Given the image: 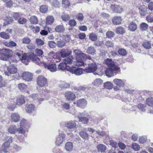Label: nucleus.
<instances>
[{
	"mask_svg": "<svg viewBox=\"0 0 153 153\" xmlns=\"http://www.w3.org/2000/svg\"><path fill=\"white\" fill-rule=\"evenodd\" d=\"M66 98L70 100H73L76 98L75 95L71 91H67L65 94Z\"/></svg>",
	"mask_w": 153,
	"mask_h": 153,
	"instance_id": "dca6fc26",
	"label": "nucleus"
},
{
	"mask_svg": "<svg viewBox=\"0 0 153 153\" xmlns=\"http://www.w3.org/2000/svg\"><path fill=\"white\" fill-rule=\"evenodd\" d=\"M131 147L135 151H138L140 149V146L139 145L136 143H133Z\"/></svg>",
	"mask_w": 153,
	"mask_h": 153,
	"instance_id": "5fc2aeb1",
	"label": "nucleus"
},
{
	"mask_svg": "<svg viewBox=\"0 0 153 153\" xmlns=\"http://www.w3.org/2000/svg\"><path fill=\"white\" fill-rule=\"evenodd\" d=\"M62 4L66 7H69L70 6V3L68 0H63Z\"/></svg>",
	"mask_w": 153,
	"mask_h": 153,
	"instance_id": "052dcab7",
	"label": "nucleus"
},
{
	"mask_svg": "<svg viewBox=\"0 0 153 153\" xmlns=\"http://www.w3.org/2000/svg\"><path fill=\"white\" fill-rule=\"evenodd\" d=\"M54 21V18L52 16H48L46 18L47 25H51L53 22Z\"/></svg>",
	"mask_w": 153,
	"mask_h": 153,
	"instance_id": "c756f323",
	"label": "nucleus"
},
{
	"mask_svg": "<svg viewBox=\"0 0 153 153\" xmlns=\"http://www.w3.org/2000/svg\"><path fill=\"white\" fill-rule=\"evenodd\" d=\"M57 46L59 48H62L65 45V43L63 41L59 40L57 41Z\"/></svg>",
	"mask_w": 153,
	"mask_h": 153,
	"instance_id": "603ef678",
	"label": "nucleus"
},
{
	"mask_svg": "<svg viewBox=\"0 0 153 153\" xmlns=\"http://www.w3.org/2000/svg\"><path fill=\"white\" fill-rule=\"evenodd\" d=\"M63 39L66 42H69L71 39V36L68 34L64 35L63 36Z\"/></svg>",
	"mask_w": 153,
	"mask_h": 153,
	"instance_id": "6e6d98bb",
	"label": "nucleus"
},
{
	"mask_svg": "<svg viewBox=\"0 0 153 153\" xmlns=\"http://www.w3.org/2000/svg\"><path fill=\"white\" fill-rule=\"evenodd\" d=\"M102 80L100 79H96L94 82H93V84L95 86H97L101 84H102Z\"/></svg>",
	"mask_w": 153,
	"mask_h": 153,
	"instance_id": "de8ad7c7",
	"label": "nucleus"
},
{
	"mask_svg": "<svg viewBox=\"0 0 153 153\" xmlns=\"http://www.w3.org/2000/svg\"><path fill=\"white\" fill-rule=\"evenodd\" d=\"M84 59H77L75 63V65L77 66H80L83 65L85 66L84 62H83V60Z\"/></svg>",
	"mask_w": 153,
	"mask_h": 153,
	"instance_id": "72a5a7b5",
	"label": "nucleus"
},
{
	"mask_svg": "<svg viewBox=\"0 0 153 153\" xmlns=\"http://www.w3.org/2000/svg\"><path fill=\"white\" fill-rule=\"evenodd\" d=\"M43 65L46 68H47L51 71L54 72L56 70V64H47L45 63L42 62Z\"/></svg>",
	"mask_w": 153,
	"mask_h": 153,
	"instance_id": "2eb2a0df",
	"label": "nucleus"
},
{
	"mask_svg": "<svg viewBox=\"0 0 153 153\" xmlns=\"http://www.w3.org/2000/svg\"><path fill=\"white\" fill-rule=\"evenodd\" d=\"M118 53L120 55L124 56L126 53V51L123 49H120L118 51Z\"/></svg>",
	"mask_w": 153,
	"mask_h": 153,
	"instance_id": "338daca9",
	"label": "nucleus"
},
{
	"mask_svg": "<svg viewBox=\"0 0 153 153\" xmlns=\"http://www.w3.org/2000/svg\"><path fill=\"white\" fill-rule=\"evenodd\" d=\"M79 135L83 138L85 139L86 140L88 138V134L84 131H80L79 132Z\"/></svg>",
	"mask_w": 153,
	"mask_h": 153,
	"instance_id": "ea45409f",
	"label": "nucleus"
},
{
	"mask_svg": "<svg viewBox=\"0 0 153 153\" xmlns=\"http://www.w3.org/2000/svg\"><path fill=\"white\" fill-rule=\"evenodd\" d=\"M84 16L82 13H80L78 14L76 16V18L79 21H82L84 19Z\"/></svg>",
	"mask_w": 153,
	"mask_h": 153,
	"instance_id": "0e129e2a",
	"label": "nucleus"
},
{
	"mask_svg": "<svg viewBox=\"0 0 153 153\" xmlns=\"http://www.w3.org/2000/svg\"><path fill=\"white\" fill-rule=\"evenodd\" d=\"M148 25L145 23H142L140 24L141 29L142 30H146L148 27Z\"/></svg>",
	"mask_w": 153,
	"mask_h": 153,
	"instance_id": "680f3d73",
	"label": "nucleus"
},
{
	"mask_svg": "<svg viewBox=\"0 0 153 153\" xmlns=\"http://www.w3.org/2000/svg\"><path fill=\"white\" fill-rule=\"evenodd\" d=\"M59 87L61 88H68L70 87V84L65 81H60L59 83Z\"/></svg>",
	"mask_w": 153,
	"mask_h": 153,
	"instance_id": "b1692460",
	"label": "nucleus"
},
{
	"mask_svg": "<svg viewBox=\"0 0 153 153\" xmlns=\"http://www.w3.org/2000/svg\"><path fill=\"white\" fill-rule=\"evenodd\" d=\"M115 31L117 33L122 34L125 33V30L123 27H119L116 29Z\"/></svg>",
	"mask_w": 153,
	"mask_h": 153,
	"instance_id": "a19ab883",
	"label": "nucleus"
},
{
	"mask_svg": "<svg viewBox=\"0 0 153 153\" xmlns=\"http://www.w3.org/2000/svg\"><path fill=\"white\" fill-rule=\"evenodd\" d=\"M74 59V58L73 56H70L65 59L63 60V62L67 65V64L71 65Z\"/></svg>",
	"mask_w": 153,
	"mask_h": 153,
	"instance_id": "bb28decb",
	"label": "nucleus"
},
{
	"mask_svg": "<svg viewBox=\"0 0 153 153\" xmlns=\"http://www.w3.org/2000/svg\"><path fill=\"white\" fill-rule=\"evenodd\" d=\"M147 8L144 5L141 6L139 8V13L141 15L145 16L147 13Z\"/></svg>",
	"mask_w": 153,
	"mask_h": 153,
	"instance_id": "393cba45",
	"label": "nucleus"
},
{
	"mask_svg": "<svg viewBox=\"0 0 153 153\" xmlns=\"http://www.w3.org/2000/svg\"><path fill=\"white\" fill-rule=\"evenodd\" d=\"M11 51L8 49H0V58L3 60H7L10 57V54Z\"/></svg>",
	"mask_w": 153,
	"mask_h": 153,
	"instance_id": "7ed1b4c3",
	"label": "nucleus"
},
{
	"mask_svg": "<svg viewBox=\"0 0 153 153\" xmlns=\"http://www.w3.org/2000/svg\"><path fill=\"white\" fill-rule=\"evenodd\" d=\"M146 102L149 106L151 107L153 106V98L150 97L147 99Z\"/></svg>",
	"mask_w": 153,
	"mask_h": 153,
	"instance_id": "a18cd8bd",
	"label": "nucleus"
},
{
	"mask_svg": "<svg viewBox=\"0 0 153 153\" xmlns=\"http://www.w3.org/2000/svg\"><path fill=\"white\" fill-rule=\"evenodd\" d=\"M86 52L88 54L94 55L95 53L96 50L94 47L91 46L88 48Z\"/></svg>",
	"mask_w": 153,
	"mask_h": 153,
	"instance_id": "e433bc0d",
	"label": "nucleus"
},
{
	"mask_svg": "<svg viewBox=\"0 0 153 153\" xmlns=\"http://www.w3.org/2000/svg\"><path fill=\"white\" fill-rule=\"evenodd\" d=\"M129 30L132 31H135L137 29V25L135 22H131L128 26Z\"/></svg>",
	"mask_w": 153,
	"mask_h": 153,
	"instance_id": "cd10ccee",
	"label": "nucleus"
},
{
	"mask_svg": "<svg viewBox=\"0 0 153 153\" xmlns=\"http://www.w3.org/2000/svg\"><path fill=\"white\" fill-rule=\"evenodd\" d=\"M97 68V65L94 63L88 64V67H86L83 70L86 73L93 72L95 71Z\"/></svg>",
	"mask_w": 153,
	"mask_h": 153,
	"instance_id": "20e7f679",
	"label": "nucleus"
},
{
	"mask_svg": "<svg viewBox=\"0 0 153 153\" xmlns=\"http://www.w3.org/2000/svg\"><path fill=\"white\" fill-rule=\"evenodd\" d=\"M73 148L72 143L71 142H68L65 145L66 149L68 151L72 150Z\"/></svg>",
	"mask_w": 153,
	"mask_h": 153,
	"instance_id": "f704fd0d",
	"label": "nucleus"
},
{
	"mask_svg": "<svg viewBox=\"0 0 153 153\" xmlns=\"http://www.w3.org/2000/svg\"><path fill=\"white\" fill-rule=\"evenodd\" d=\"M72 53V51L68 49H63L61 50L60 52V55L63 58L69 56Z\"/></svg>",
	"mask_w": 153,
	"mask_h": 153,
	"instance_id": "9b49d317",
	"label": "nucleus"
},
{
	"mask_svg": "<svg viewBox=\"0 0 153 153\" xmlns=\"http://www.w3.org/2000/svg\"><path fill=\"white\" fill-rule=\"evenodd\" d=\"M61 17L62 19L65 21H68L70 18L69 16L67 14L62 15L61 16Z\"/></svg>",
	"mask_w": 153,
	"mask_h": 153,
	"instance_id": "774afa93",
	"label": "nucleus"
},
{
	"mask_svg": "<svg viewBox=\"0 0 153 153\" xmlns=\"http://www.w3.org/2000/svg\"><path fill=\"white\" fill-rule=\"evenodd\" d=\"M105 64L110 67H114V66H117L115 65L114 62L112 61L111 59H107L105 60Z\"/></svg>",
	"mask_w": 153,
	"mask_h": 153,
	"instance_id": "7c9ffc66",
	"label": "nucleus"
},
{
	"mask_svg": "<svg viewBox=\"0 0 153 153\" xmlns=\"http://www.w3.org/2000/svg\"><path fill=\"white\" fill-rule=\"evenodd\" d=\"M78 117L79 119V121L82 122L83 124H86L89 121L87 117L83 116L81 113H80V115L78 116Z\"/></svg>",
	"mask_w": 153,
	"mask_h": 153,
	"instance_id": "5701e85b",
	"label": "nucleus"
},
{
	"mask_svg": "<svg viewBox=\"0 0 153 153\" xmlns=\"http://www.w3.org/2000/svg\"><path fill=\"white\" fill-rule=\"evenodd\" d=\"M89 38L92 41H95L97 39V36L96 35L91 33L89 35Z\"/></svg>",
	"mask_w": 153,
	"mask_h": 153,
	"instance_id": "bf43d9fd",
	"label": "nucleus"
},
{
	"mask_svg": "<svg viewBox=\"0 0 153 153\" xmlns=\"http://www.w3.org/2000/svg\"><path fill=\"white\" fill-rule=\"evenodd\" d=\"M22 51H16L15 52V56L18 57L19 59L21 60L22 62L26 65L28 64V63L30 60L36 63L37 65H40L42 62L41 58H39L37 56L34 55L33 53L27 55H23Z\"/></svg>",
	"mask_w": 153,
	"mask_h": 153,
	"instance_id": "f257e3e1",
	"label": "nucleus"
},
{
	"mask_svg": "<svg viewBox=\"0 0 153 153\" xmlns=\"http://www.w3.org/2000/svg\"><path fill=\"white\" fill-rule=\"evenodd\" d=\"M36 82L39 86L42 87L47 84V79L43 76H39L37 78Z\"/></svg>",
	"mask_w": 153,
	"mask_h": 153,
	"instance_id": "39448f33",
	"label": "nucleus"
},
{
	"mask_svg": "<svg viewBox=\"0 0 153 153\" xmlns=\"http://www.w3.org/2000/svg\"><path fill=\"white\" fill-rule=\"evenodd\" d=\"M123 19L120 16H114L112 19L113 23L116 25H120L122 24Z\"/></svg>",
	"mask_w": 153,
	"mask_h": 153,
	"instance_id": "ddd939ff",
	"label": "nucleus"
},
{
	"mask_svg": "<svg viewBox=\"0 0 153 153\" xmlns=\"http://www.w3.org/2000/svg\"><path fill=\"white\" fill-rule=\"evenodd\" d=\"M11 118L12 121L17 122L20 120V117L18 113H13L11 114Z\"/></svg>",
	"mask_w": 153,
	"mask_h": 153,
	"instance_id": "412c9836",
	"label": "nucleus"
},
{
	"mask_svg": "<svg viewBox=\"0 0 153 153\" xmlns=\"http://www.w3.org/2000/svg\"><path fill=\"white\" fill-rule=\"evenodd\" d=\"M68 71L73 74H74L76 75H79L82 74L83 70L80 68L75 67H69Z\"/></svg>",
	"mask_w": 153,
	"mask_h": 153,
	"instance_id": "6e6552de",
	"label": "nucleus"
},
{
	"mask_svg": "<svg viewBox=\"0 0 153 153\" xmlns=\"http://www.w3.org/2000/svg\"><path fill=\"white\" fill-rule=\"evenodd\" d=\"M10 144L8 142H5L0 148V151H4L9 147Z\"/></svg>",
	"mask_w": 153,
	"mask_h": 153,
	"instance_id": "473e14b6",
	"label": "nucleus"
},
{
	"mask_svg": "<svg viewBox=\"0 0 153 153\" xmlns=\"http://www.w3.org/2000/svg\"><path fill=\"white\" fill-rule=\"evenodd\" d=\"M69 67L67 66L63 62L60 63L58 65L57 68L58 70L60 71H64L65 69L68 70Z\"/></svg>",
	"mask_w": 153,
	"mask_h": 153,
	"instance_id": "a878e982",
	"label": "nucleus"
},
{
	"mask_svg": "<svg viewBox=\"0 0 153 153\" xmlns=\"http://www.w3.org/2000/svg\"><path fill=\"white\" fill-rule=\"evenodd\" d=\"M25 98L23 96L20 95L18 96L16 99V104L19 105H21L25 102Z\"/></svg>",
	"mask_w": 153,
	"mask_h": 153,
	"instance_id": "f3484780",
	"label": "nucleus"
},
{
	"mask_svg": "<svg viewBox=\"0 0 153 153\" xmlns=\"http://www.w3.org/2000/svg\"><path fill=\"white\" fill-rule=\"evenodd\" d=\"M76 126V124L74 120L70 121L68 122L65 124V126L69 128H73Z\"/></svg>",
	"mask_w": 153,
	"mask_h": 153,
	"instance_id": "4be33fe9",
	"label": "nucleus"
},
{
	"mask_svg": "<svg viewBox=\"0 0 153 153\" xmlns=\"http://www.w3.org/2000/svg\"><path fill=\"white\" fill-rule=\"evenodd\" d=\"M56 44L53 41H50L48 42V45L51 48H54L55 47Z\"/></svg>",
	"mask_w": 153,
	"mask_h": 153,
	"instance_id": "69168bd1",
	"label": "nucleus"
},
{
	"mask_svg": "<svg viewBox=\"0 0 153 153\" xmlns=\"http://www.w3.org/2000/svg\"><path fill=\"white\" fill-rule=\"evenodd\" d=\"M22 43L26 44H28L30 42V40L27 37L24 38L22 39Z\"/></svg>",
	"mask_w": 153,
	"mask_h": 153,
	"instance_id": "e2e57ef3",
	"label": "nucleus"
},
{
	"mask_svg": "<svg viewBox=\"0 0 153 153\" xmlns=\"http://www.w3.org/2000/svg\"><path fill=\"white\" fill-rule=\"evenodd\" d=\"M27 22V20L24 18H21V17L18 20V22L20 24H24Z\"/></svg>",
	"mask_w": 153,
	"mask_h": 153,
	"instance_id": "864d4df0",
	"label": "nucleus"
},
{
	"mask_svg": "<svg viewBox=\"0 0 153 153\" xmlns=\"http://www.w3.org/2000/svg\"><path fill=\"white\" fill-rule=\"evenodd\" d=\"M7 70L8 72L5 71L4 73L8 76H10L11 74H14L17 71V68L13 64H11L10 65L7 67Z\"/></svg>",
	"mask_w": 153,
	"mask_h": 153,
	"instance_id": "423d86ee",
	"label": "nucleus"
},
{
	"mask_svg": "<svg viewBox=\"0 0 153 153\" xmlns=\"http://www.w3.org/2000/svg\"><path fill=\"white\" fill-rule=\"evenodd\" d=\"M143 47L146 49H149L151 47V45L149 42H145L143 44Z\"/></svg>",
	"mask_w": 153,
	"mask_h": 153,
	"instance_id": "8fccbe9b",
	"label": "nucleus"
},
{
	"mask_svg": "<svg viewBox=\"0 0 153 153\" xmlns=\"http://www.w3.org/2000/svg\"><path fill=\"white\" fill-rule=\"evenodd\" d=\"M18 87L21 90H23L26 89L27 87L26 85L23 83H20L18 84Z\"/></svg>",
	"mask_w": 153,
	"mask_h": 153,
	"instance_id": "13d9d810",
	"label": "nucleus"
},
{
	"mask_svg": "<svg viewBox=\"0 0 153 153\" xmlns=\"http://www.w3.org/2000/svg\"><path fill=\"white\" fill-rule=\"evenodd\" d=\"M55 31L57 32H63L65 30V28L62 25H59L57 26L55 28Z\"/></svg>",
	"mask_w": 153,
	"mask_h": 153,
	"instance_id": "4c0bfd02",
	"label": "nucleus"
},
{
	"mask_svg": "<svg viewBox=\"0 0 153 153\" xmlns=\"http://www.w3.org/2000/svg\"><path fill=\"white\" fill-rule=\"evenodd\" d=\"M8 131L11 134H14L17 131V128L15 126H10L8 129Z\"/></svg>",
	"mask_w": 153,
	"mask_h": 153,
	"instance_id": "c9c22d12",
	"label": "nucleus"
},
{
	"mask_svg": "<svg viewBox=\"0 0 153 153\" xmlns=\"http://www.w3.org/2000/svg\"><path fill=\"white\" fill-rule=\"evenodd\" d=\"M104 86L105 87L108 89H110L112 88L113 86L112 84L110 82H107L104 83Z\"/></svg>",
	"mask_w": 153,
	"mask_h": 153,
	"instance_id": "49530a36",
	"label": "nucleus"
},
{
	"mask_svg": "<svg viewBox=\"0 0 153 153\" xmlns=\"http://www.w3.org/2000/svg\"><path fill=\"white\" fill-rule=\"evenodd\" d=\"M30 21L31 24L35 25L37 24L38 22L37 18L35 16H32L30 17Z\"/></svg>",
	"mask_w": 153,
	"mask_h": 153,
	"instance_id": "2f4dec72",
	"label": "nucleus"
},
{
	"mask_svg": "<svg viewBox=\"0 0 153 153\" xmlns=\"http://www.w3.org/2000/svg\"><path fill=\"white\" fill-rule=\"evenodd\" d=\"M77 105L81 108H83L85 107L87 102L86 100L84 99H81L77 101Z\"/></svg>",
	"mask_w": 153,
	"mask_h": 153,
	"instance_id": "6ab92c4d",
	"label": "nucleus"
},
{
	"mask_svg": "<svg viewBox=\"0 0 153 153\" xmlns=\"http://www.w3.org/2000/svg\"><path fill=\"white\" fill-rule=\"evenodd\" d=\"M27 130V128L25 127L20 126L18 128H17V131L19 133L24 134Z\"/></svg>",
	"mask_w": 153,
	"mask_h": 153,
	"instance_id": "58836bf2",
	"label": "nucleus"
},
{
	"mask_svg": "<svg viewBox=\"0 0 153 153\" xmlns=\"http://www.w3.org/2000/svg\"><path fill=\"white\" fill-rule=\"evenodd\" d=\"M97 148L99 152H104L106 151L107 147L104 145L100 144L97 145Z\"/></svg>",
	"mask_w": 153,
	"mask_h": 153,
	"instance_id": "c85d7f7f",
	"label": "nucleus"
},
{
	"mask_svg": "<svg viewBox=\"0 0 153 153\" xmlns=\"http://www.w3.org/2000/svg\"><path fill=\"white\" fill-rule=\"evenodd\" d=\"M16 44L13 41H11L7 43L6 45L7 46L10 48H12L13 47L16 46Z\"/></svg>",
	"mask_w": 153,
	"mask_h": 153,
	"instance_id": "4d7b16f0",
	"label": "nucleus"
},
{
	"mask_svg": "<svg viewBox=\"0 0 153 153\" xmlns=\"http://www.w3.org/2000/svg\"><path fill=\"white\" fill-rule=\"evenodd\" d=\"M120 72V68L117 66L107 68L105 71L106 75L108 77L113 76L119 73Z\"/></svg>",
	"mask_w": 153,
	"mask_h": 153,
	"instance_id": "f03ea898",
	"label": "nucleus"
},
{
	"mask_svg": "<svg viewBox=\"0 0 153 153\" xmlns=\"http://www.w3.org/2000/svg\"><path fill=\"white\" fill-rule=\"evenodd\" d=\"M33 74L28 72H25L22 75L23 79L27 81H30L32 80L33 78Z\"/></svg>",
	"mask_w": 153,
	"mask_h": 153,
	"instance_id": "f8f14e48",
	"label": "nucleus"
},
{
	"mask_svg": "<svg viewBox=\"0 0 153 153\" xmlns=\"http://www.w3.org/2000/svg\"><path fill=\"white\" fill-rule=\"evenodd\" d=\"M110 8L114 13H121L123 10V8L121 6L116 4L111 5Z\"/></svg>",
	"mask_w": 153,
	"mask_h": 153,
	"instance_id": "1a4fd4ad",
	"label": "nucleus"
},
{
	"mask_svg": "<svg viewBox=\"0 0 153 153\" xmlns=\"http://www.w3.org/2000/svg\"><path fill=\"white\" fill-rule=\"evenodd\" d=\"M114 84L119 87H123L125 84V81L118 79H115L113 80Z\"/></svg>",
	"mask_w": 153,
	"mask_h": 153,
	"instance_id": "a211bd4d",
	"label": "nucleus"
},
{
	"mask_svg": "<svg viewBox=\"0 0 153 153\" xmlns=\"http://www.w3.org/2000/svg\"><path fill=\"white\" fill-rule=\"evenodd\" d=\"M73 53L75 54V57L77 59H84V57L85 56V54L83 53L82 51L77 49L74 50Z\"/></svg>",
	"mask_w": 153,
	"mask_h": 153,
	"instance_id": "9d476101",
	"label": "nucleus"
},
{
	"mask_svg": "<svg viewBox=\"0 0 153 153\" xmlns=\"http://www.w3.org/2000/svg\"><path fill=\"white\" fill-rule=\"evenodd\" d=\"M65 138V135L63 133H59V135L56 137L55 142L56 145L59 146L62 143Z\"/></svg>",
	"mask_w": 153,
	"mask_h": 153,
	"instance_id": "0eeeda50",
	"label": "nucleus"
},
{
	"mask_svg": "<svg viewBox=\"0 0 153 153\" xmlns=\"http://www.w3.org/2000/svg\"><path fill=\"white\" fill-rule=\"evenodd\" d=\"M43 95L42 96L41 95L36 94H33L30 96V97L32 98L33 100L36 101L37 102H40L44 100L43 98Z\"/></svg>",
	"mask_w": 153,
	"mask_h": 153,
	"instance_id": "4468645a",
	"label": "nucleus"
},
{
	"mask_svg": "<svg viewBox=\"0 0 153 153\" xmlns=\"http://www.w3.org/2000/svg\"><path fill=\"white\" fill-rule=\"evenodd\" d=\"M146 105L145 104H139L138 105V108L142 111H144L146 110Z\"/></svg>",
	"mask_w": 153,
	"mask_h": 153,
	"instance_id": "3c124183",
	"label": "nucleus"
},
{
	"mask_svg": "<svg viewBox=\"0 0 153 153\" xmlns=\"http://www.w3.org/2000/svg\"><path fill=\"white\" fill-rule=\"evenodd\" d=\"M51 3L52 6L55 8L58 7L60 5V3L57 0H53Z\"/></svg>",
	"mask_w": 153,
	"mask_h": 153,
	"instance_id": "c03bdc74",
	"label": "nucleus"
},
{
	"mask_svg": "<svg viewBox=\"0 0 153 153\" xmlns=\"http://www.w3.org/2000/svg\"><path fill=\"white\" fill-rule=\"evenodd\" d=\"M48 10V6L46 5H42L40 7V11L43 13H45Z\"/></svg>",
	"mask_w": 153,
	"mask_h": 153,
	"instance_id": "37998d69",
	"label": "nucleus"
},
{
	"mask_svg": "<svg viewBox=\"0 0 153 153\" xmlns=\"http://www.w3.org/2000/svg\"><path fill=\"white\" fill-rule=\"evenodd\" d=\"M26 111L30 113L35 110V106L34 104H27L25 108Z\"/></svg>",
	"mask_w": 153,
	"mask_h": 153,
	"instance_id": "aec40b11",
	"label": "nucleus"
},
{
	"mask_svg": "<svg viewBox=\"0 0 153 153\" xmlns=\"http://www.w3.org/2000/svg\"><path fill=\"white\" fill-rule=\"evenodd\" d=\"M0 36L5 39H7L10 38L9 34L4 32H1L0 33Z\"/></svg>",
	"mask_w": 153,
	"mask_h": 153,
	"instance_id": "79ce46f5",
	"label": "nucleus"
},
{
	"mask_svg": "<svg viewBox=\"0 0 153 153\" xmlns=\"http://www.w3.org/2000/svg\"><path fill=\"white\" fill-rule=\"evenodd\" d=\"M114 35V33L111 31H108L106 33V37L109 39H111Z\"/></svg>",
	"mask_w": 153,
	"mask_h": 153,
	"instance_id": "09e8293b",
	"label": "nucleus"
}]
</instances>
